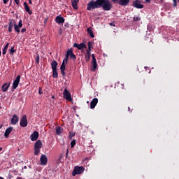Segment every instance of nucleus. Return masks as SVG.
<instances>
[{
    "label": "nucleus",
    "mask_w": 179,
    "mask_h": 179,
    "mask_svg": "<svg viewBox=\"0 0 179 179\" xmlns=\"http://www.w3.org/2000/svg\"><path fill=\"white\" fill-rule=\"evenodd\" d=\"M101 0L93 1L92 0L90 2L87 3V10H92V9H97L99 8H101Z\"/></svg>",
    "instance_id": "1"
},
{
    "label": "nucleus",
    "mask_w": 179,
    "mask_h": 179,
    "mask_svg": "<svg viewBox=\"0 0 179 179\" xmlns=\"http://www.w3.org/2000/svg\"><path fill=\"white\" fill-rule=\"evenodd\" d=\"M101 6H102L103 10H111L113 4L109 0H101Z\"/></svg>",
    "instance_id": "2"
},
{
    "label": "nucleus",
    "mask_w": 179,
    "mask_h": 179,
    "mask_svg": "<svg viewBox=\"0 0 179 179\" xmlns=\"http://www.w3.org/2000/svg\"><path fill=\"white\" fill-rule=\"evenodd\" d=\"M43 148V143L41 141L38 140L34 144V155L38 156L40 155V150Z\"/></svg>",
    "instance_id": "3"
},
{
    "label": "nucleus",
    "mask_w": 179,
    "mask_h": 179,
    "mask_svg": "<svg viewBox=\"0 0 179 179\" xmlns=\"http://www.w3.org/2000/svg\"><path fill=\"white\" fill-rule=\"evenodd\" d=\"M85 171V168L83 166H76L74 167V169L72 172L73 177H75L76 175L82 174Z\"/></svg>",
    "instance_id": "4"
},
{
    "label": "nucleus",
    "mask_w": 179,
    "mask_h": 179,
    "mask_svg": "<svg viewBox=\"0 0 179 179\" xmlns=\"http://www.w3.org/2000/svg\"><path fill=\"white\" fill-rule=\"evenodd\" d=\"M113 3H118L120 6H128L131 0H111Z\"/></svg>",
    "instance_id": "5"
},
{
    "label": "nucleus",
    "mask_w": 179,
    "mask_h": 179,
    "mask_svg": "<svg viewBox=\"0 0 179 179\" xmlns=\"http://www.w3.org/2000/svg\"><path fill=\"white\" fill-rule=\"evenodd\" d=\"M73 50L72 49H69L67 50L66 58H64V59H66L67 62H68V58H69V57L71 59H76V56L75 55V54H73Z\"/></svg>",
    "instance_id": "6"
},
{
    "label": "nucleus",
    "mask_w": 179,
    "mask_h": 179,
    "mask_svg": "<svg viewBox=\"0 0 179 179\" xmlns=\"http://www.w3.org/2000/svg\"><path fill=\"white\" fill-rule=\"evenodd\" d=\"M63 97L65 99V100H67L68 101H72V96H71V92L68 91V90L65 89L63 92Z\"/></svg>",
    "instance_id": "7"
},
{
    "label": "nucleus",
    "mask_w": 179,
    "mask_h": 179,
    "mask_svg": "<svg viewBox=\"0 0 179 179\" xmlns=\"http://www.w3.org/2000/svg\"><path fill=\"white\" fill-rule=\"evenodd\" d=\"M133 6L137 9L143 8V4H142V1H141V0H135L133 2Z\"/></svg>",
    "instance_id": "8"
},
{
    "label": "nucleus",
    "mask_w": 179,
    "mask_h": 179,
    "mask_svg": "<svg viewBox=\"0 0 179 179\" xmlns=\"http://www.w3.org/2000/svg\"><path fill=\"white\" fill-rule=\"evenodd\" d=\"M20 124L23 128L27 127V116L26 115H22Z\"/></svg>",
    "instance_id": "9"
},
{
    "label": "nucleus",
    "mask_w": 179,
    "mask_h": 179,
    "mask_svg": "<svg viewBox=\"0 0 179 179\" xmlns=\"http://www.w3.org/2000/svg\"><path fill=\"white\" fill-rule=\"evenodd\" d=\"M66 64H68V61H66V59H64L62 66H60V71L63 76H65V65H66Z\"/></svg>",
    "instance_id": "10"
},
{
    "label": "nucleus",
    "mask_w": 179,
    "mask_h": 179,
    "mask_svg": "<svg viewBox=\"0 0 179 179\" xmlns=\"http://www.w3.org/2000/svg\"><path fill=\"white\" fill-rule=\"evenodd\" d=\"M40 161H41V166H47L48 159H47V156L45 155H41V157L40 158Z\"/></svg>",
    "instance_id": "11"
},
{
    "label": "nucleus",
    "mask_w": 179,
    "mask_h": 179,
    "mask_svg": "<svg viewBox=\"0 0 179 179\" xmlns=\"http://www.w3.org/2000/svg\"><path fill=\"white\" fill-rule=\"evenodd\" d=\"M38 135L39 134L38 131H34L30 136L31 141H32L33 142L37 141V139H38Z\"/></svg>",
    "instance_id": "12"
},
{
    "label": "nucleus",
    "mask_w": 179,
    "mask_h": 179,
    "mask_svg": "<svg viewBox=\"0 0 179 179\" xmlns=\"http://www.w3.org/2000/svg\"><path fill=\"white\" fill-rule=\"evenodd\" d=\"M19 82H20V76H17L13 84V88L16 89L19 86Z\"/></svg>",
    "instance_id": "13"
},
{
    "label": "nucleus",
    "mask_w": 179,
    "mask_h": 179,
    "mask_svg": "<svg viewBox=\"0 0 179 179\" xmlns=\"http://www.w3.org/2000/svg\"><path fill=\"white\" fill-rule=\"evenodd\" d=\"M73 47L78 48V50H83V48H86V44L81 43L80 44L74 43Z\"/></svg>",
    "instance_id": "14"
},
{
    "label": "nucleus",
    "mask_w": 179,
    "mask_h": 179,
    "mask_svg": "<svg viewBox=\"0 0 179 179\" xmlns=\"http://www.w3.org/2000/svg\"><path fill=\"white\" fill-rule=\"evenodd\" d=\"M19 122V117L16 115H13V117L11 118V124L13 125H16Z\"/></svg>",
    "instance_id": "15"
},
{
    "label": "nucleus",
    "mask_w": 179,
    "mask_h": 179,
    "mask_svg": "<svg viewBox=\"0 0 179 179\" xmlns=\"http://www.w3.org/2000/svg\"><path fill=\"white\" fill-rule=\"evenodd\" d=\"M97 103H99V99L97 98L94 99L90 103V108H94L97 106Z\"/></svg>",
    "instance_id": "16"
},
{
    "label": "nucleus",
    "mask_w": 179,
    "mask_h": 179,
    "mask_svg": "<svg viewBox=\"0 0 179 179\" xmlns=\"http://www.w3.org/2000/svg\"><path fill=\"white\" fill-rule=\"evenodd\" d=\"M55 22H56V23H59V24L64 23L65 22V20L64 19V17L58 15L55 18Z\"/></svg>",
    "instance_id": "17"
},
{
    "label": "nucleus",
    "mask_w": 179,
    "mask_h": 179,
    "mask_svg": "<svg viewBox=\"0 0 179 179\" xmlns=\"http://www.w3.org/2000/svg\"><path fill=\"white\" fill-rule=\"evenodd\" d=\"M92 66L94 68V71H96V68H97V62L96 61V57H94V54L92 55Z\"/></svg>",
    "instance_id": "18"
},
{
    "label": "nucleus",
    "mask_w": 179,
    "mask_h": 179,
    "mask_svg": "<svg viewBox=\"0 0 179 179\" xmlns=\"http://www.w3.org/2000/svg\"><path fill=\"white\" fill-rule=\"evenodd\" d=\"M12 131H13V127H10L7 128L4 133L5 138H8L9 136L10 132H12Z\"/></svg>",
    "instance_id": "19"
},
{
    "label": "nucleus",
    "mask_w": 179,
    "mask_h": 179,
    "mask_svg": "<svg viewBox=\"0 0 179 179\" xmlns=\"http://www.w3.org/2000/svg\"><path fill=\"white\" fill-rule=\"evenodd\" d=\"M91 55H92V53L90 50H86L85 57L86 62H89L90 61Z\"/></svg>",
    "instance_id": "20"
},
{
    "label": "nucleus",
    "mask_w": 179,
    "mask_h": 179,
    "mask_svg": "<svg viewBox=\"0 0 179 179\" xmlns=\"http://www.w3.org/2000/svg\"><path fill=\"white\" fill-rule=\"evenodd\" d=\"M24 8L26 12L29 13V15H31V13H33V12H31V10H30V7H29V5H27V2L24 3Z\"/></svg>",
    "instance_id": "21"
},
{
    "label": "nucleus",
    "mask_w": 179,
    "mask_h": 179,
    "mask_svg": "<svg viewBox=\"0 0 179 179\" xmlns=\"http://www.w3.org/2000/svg\"><path fill=\"white\" fill-rule=\"evenodd\" d=\"M78 3H79V0H71V5L73 9H78Z\"/></svg>",
    "instance_id": "22"
},
{
    "label": "nucleus",
    "mask_w": 179,
    "mask_h": 179,
    "mask_svg": "<svg viewBox=\"0 0 179 179\" xmlns=\"http://www.w3.org/2000/svg\"><path fill=\"white\" fill-rule=\"evenodd\" d=\"M51 66L52 71H57V66H58V63H57V61H52L51 63Z\"/></svg>",
    "instance_id": "23"
},
{
    "label": "nucleus",
    "mask_w": 179,
    "mask_h": 179,
    "mask_svg": "<svg viewBox=\"0 0 179 179\" xmlns=\"http://www.w3.org/2000/svg\"><path fill=\"white\" fill-rule=\"evenodd\" d=\"M9 86H10V83H5L2 86V92H5L9 89Z\"/></svg>",
    "instance_id": "24"
},
{
    "label": "nucleus",
    "mask_w": 179,
    "mask_h": 179,
    "mask_svg": "<svg viewBox=\"0 0 179 179\" xmlns=\"http://www.w3.org/2000/svg\"><path fill=\"white\" fill-rule=\"evenodd\" d=\"M87 31L90 37H92V38H94V34H93V29L92 27L87 28Z\"/></svg>",
    "instance_id": "25"
},
{
    "label": "nucleus",
    "mask_w": 179,
    "mask_h": 179,
    "mask_svg": "<svg viewBox=\"0 0 179 179\" xmlns=\"http://www.w3.org/2000/svg\"><path fill=\"white\" fill-rule=\"evenodd\" d=\"M64 131V129H62V127H57L56 128V134L57 135H61V134H62Z\"/></svg>",
    "instance_id": "26"
},
{
    "label": "nucleus",
    "mask_w": 179,
    "mask_h": 179,
    "mask_svg": "<svg viewBox=\"0 0 179 179\" xmlns=\"http://www.w3.org/2000/svg\"><path fill=\"white\" fill-rule=\"evenodd\" d=\"M8 48H9V43H7L3 50V55H5V54H6Z\"/></svg>",
    "instance_id": "27"
},
{
    "label": "nucleus",
    "mask_w": 179,
    "mask_h": 179,
    "mask_svg": "<svg viewBox=\"0 0 179 179\" xmlns=\"http://www.w3.org/2000/svg\"><path fill=\"white\" fill-rule=\"evenodd\" d=\"M87 45H88V50H87V51H92V48L93 47V45L92 44V42L89 41L87 43Z\"/></svg>",
    "instance_id": "28"
},
{
    "label": "nucleus",
    "mask_w": 179,
    "mask_h": 179,
    "mask_svg": "<svg viewBox=\"0 0 179 179\" xmlns=\"http://www.w3.org/2000/svg\"><path fill=\"white\" fill-rule=\"evenodd\" d=\"M52 72H53V74H52L53 78H55V79H57V78H58V72L57 71V70H53Z\"/></svg>",
    "instance_id": "29"
},
{
    "label": "nucleus",
    "mask_w": 179,
    "mask_h": 179,
    "mask_svg": "<svg viewBox=\"0 0 179 179\" xmlns=\"http://www.w3.org/2000/svg\"><path fill=\"white\" fill-rule=\"evenodd\" d=\"M16 52V50H15V47H12L10 50V55H13V53Z\"/></svg>",
    "instance_id": "30"
},
{
    "label": "nucleus",
    "mask_w": 179,
    "mask_h": 179,
    "mask_svg": "<svg viewBox=\"0 0 179 179\" xmlns=\"http://www.w3.org/2000/svg\"><path fill=\"white\" fill-rule=\"evenodd\" d=\"M14 27H15V31H17V33L20 32V29H19V27L16 24H14Z\"/></svg>",
    "instance_id": "31"
},
{
    "label": "nucleus",
    "mask_w": 179,
    "mask_h": 179,
    "mask_svg": "<svg viewBox=\"0 0 179 179\" xmlns=\"http://www.w3.org/2000/svg\"><path fill=\"white\" fill-rule=\"evenodd\" d=\"M35 61L36 64H40V55H37Z\"/></svg>",
    "instance_id": "32"
},
{
    "label": "nucleus",
    "mask_w": 179,
    "mask_h": 179,
    "mask_svg": "<svg viewBox=\"0 0 179 179\" xmlns=\"http://www.w3.org/2000/svg\"><path fill=\"white\" fill-rule=\"evenodd\" d=\"M133 20L134 22H138V20H141V18L139 17H134Z\"/></svg>",
    "instance_id": "33"
},
{
    "label": "nucleus",
    "mask_w": 179,
    "mask_h": 179,
    "mask_svg": "<svg viewBox=\"0 0 179 179\" xmlns=\"http://www.w3.org/2000/svg\"><path fill=\"white\" fill-rule=\"evenodd\" d=\"M71 148H73V146H75V145H76V141L75 140L72 141L71 142Z\"/></svg>",
    "instance_id": "34"
},
{
    "label": "nucleus",
    "mask_w": 179,
    "mask_h": 179,
    "mask_svg": "<svg viewBox=\"0 0 179 179\" xmlns=\"http://www.w3.org/2000/svg\"><path fill=\"white\" fill-rule=\"evenodd\" d=\"M22 26H23V24H22V20H20L17 27L22 28Z\"/></svg>",
    "instance_id": "35"
},
{
    "label": "nucleus",
    "mask_w": 179,
    "mask_h": 179,
    "mask_svg": "<svg viewBox=\"0 0 179 179\" xmlns=\"http://www.w3.org/2000/svg\"><path fill=\"white\" fill-rule=\"evenodd\" d=\"M38 93H39V94H41L43 93V89L41 87H39Z\"/></svg>",
    "instance_id": "36"
},
{
    "label": "nucleus",
    "mask_w": 179,
    "mask_h": 179,
    "mask_svg": "<svg viewBox=\"0 0 179 179\" xmlns=\"http://www.w3.org/2000/svg\"><path fill=\"white\" fill-rule=\"evenodd\" d=\"M110 26H113V27H115V22H110Z\"/></svg>",
    "instance_id": "37"
},
{
    "label": "nucleus",
    "mask_w": 179,
    "mask_h": 179,
    "mask_svg": "<svg viewBox=\"0 0 179 179\" xmlns=\"http://www.w3.org/2000/svg\"><path fill=\"white\" fill-rule=\"evenodd\" d=\"M173 6H177V0H173Z\"/></svg>",
    "instance_id": "38"
},
{
    "label": "nucleus",
    "mask_w": 179,
    "mask_h": 179,
    "mask_svg": "<svg viewBox=\"0 0 179 179\" xmlns=\"http://www.w3.org/2000/svg\"><path fill=\"white\" fill-rule=\"evenodd\" d=\"M69 154V150L67 149L66 150V157H68V155Z\"/></svg>",
    "instance_id": "39"
},
{
    "label": "nucleus",
    "mask_w": 179,
    "mask_h": 179,
    "mask_svg": "<svg viewBox=\"0 0 179 179\" xmlns=\"http://www.w3.org/2000/svg\"><path fill=\"white\" fill-rule=\"evenodd\" d=\"M13 28V27H8V31H9V33H10L12 31V29Z\"/></svg>",
    "instance_id": "40"
},
{
    "label": "nucleus",
    "mask_w": 179,
    "mask_h": 179,
    "mask_svg": "<svg viewBox=\"0 0 179 179\" xmlns=\"http://www.w3.org/2000/svg\"><path fill=\"white\" fill-rule=\"evenodd\" d=\"M13 27V23H12V22H10V23H9V27Z\"/></svg>",
    "instance_id": "41"
},
{
    "label": "nucleus",
    "mask_w": 179,
    "mask_h": 179,
    "mask_svg": "<svg viewBox=\"0 0 179 179\" xmlns=\"http://www.w3.org/2000/svg\"><path fill=\"white\" fill-rule=\"evenodd\" d=\"M21 31L22 33H24V31H26V28H22Z\"/></svg>",
    "instance_id": "42"
},
{
    "label": "nucleus",
    "mask_w": 179,
    "mask_h": 179,
    "mask_svg": "<svg viewBox=\"0 0 179 179\" xmlns=\"http://www.w3.org/2000/svg\"><path fill=\"white\" fill-rule=\"evenodd\" d=\"M145 1L147 3H150L152 1V0H145Z\"/></svg>",
    "instance_id": "43"
},
{
    "label": "nucleus",
    "mask_w": 179,
    "mask_h": 179,
    "mask_svg": "<svg viewBox=\"0 0 179 179\" xmlns=\"http://www.w3.org/2000/svg\"><path fill=\"white\" fill-rule=\"evenodd\" d=\"M3 3L6 4L8 3V2L9 1V0H3Z\"/></svg>",
    "instance_id": "44"
},
{
    "label": "nucleus",
    "mask_w": 179,
    "mask_h": 179,
    "mask_svg": "<svg viewBox=\"0 0 179 179\" xmlns=\"http://www.w3.org/2000/svg\"><path fill=\"white\" fill-rule=\"evenodd\" d=\"M16 5H19V0H15Z\"/></svg>",
    "instance_id": "45"
},
{
    "label": "nucleus",
    "mask_w": 179,
    "mask_h": 179,
    "mask_svg": "<svg viewBox=\"0 0 179 179\" xmlns=\"http://www.w3.org/2000/svg\"><path fill=\"white\" fill-rule=\"evenodd\" d=\"M29 2L30 3V5H31V3H32L31 0H29Z\"/></svg>",
    "instance_id": "46"
},
{
    "label": "nucleus",
    "mask_w": 179,
    "mask_h": 179,
    "mask_svg": "<svg viewBox=\"0 0 179 179\" xmlns=\"http://www.w3.org/2000/svg\"><path fill=\"white\" fill-rule=\"evenodd\" d=\"M0 152H2V148L0 147Z\"/></svg>",
    "instance_id": "47"
},
{
    "label": "nucleus",
    "mask_w": 179,
    "mask_h": 179,
    "mask_svg": "<svg viewBox=\"0 0 179 179\" xmlns=\"http://www.w3.org/2000/svg\"><path fill=\"white\" fill-rule=\"evenodd\" d=\"M52 99H55V96H52Z\"/></svg>",
    "instance_id": "48"
},
{
    "label": "nucleus",
    "mask_w": 179,
    "mask_h": 179,
    "mask_svg": "<svg viewBox=\"0 0 179 179\" xmlns=\"http://www.w3.org/2000/svg\"><path fill=\"white\" fill-rule=\"evenodd\" d=\"M121 86H122V87H124V84H121Z\"/></svg>",
    "instance_id": "49"
},
{
    "label": "nucleus",
    "mask_w": 179,
    "mask_h": 179,
    "mask_svg": "<svg viewBox=\"0 0 179 179\" xmlns=\"http://www.w3.org/2000/svg\"><path fill=\"white\" fill-rule=\"evenodd\" d=\"M0 179H3V178L0 177Z\"/></svg>",
    "instance_id": "50"
},
{
    "label": "nucleus",
    "mask_w": 179,
    "mask_h": 179,
    "mask_svg": "<svg viewBox=\"0 0 179 179\" xmlns=\"http://www.w3.org/2000/svg\"><path fill=\"white\" fill-rule=\"evenodd\" d=\"M0 57H1V51H0Z\"/></svg>",
    "instance_id": "51"
},
{
    "label": "nucleus",
    "mask_w": 179,
    "mask_h": 179,
    "mask_svg": "<svg viewBox=\"0 0 179 179\" xmlns=\"http://www.w3.org/2000/svg\"><path fill=\"white\" fill-rule=\"evenodd\" d=\"M72 136H73V134H71Z\"/></svg>",
    "instance_id": "52"
},
{
    "label": "nucleus",
    "mask_w": 179,
    "mask_h": 179,
    "mask_svg": "<svg viewBox=\"0 0 179 179\" xmlns=\"http://www.w3.org/2000/svg\"><path fill=\"white\" fill-rule=\"evenodd\" d=\"M72 136H73V134H71Z\"/></svg>",
    "instance_id": "53"
},
{
    "label": "nucleus",
    "mask_w": 179,
    "mask_h": 179,
    "mask_svg": "<svg viewBox=\"0 0 179 179\" xmlns=\"http://www.w3.org/2000/svg\"><path fill=\"white\" fill-rule=\"evenodd\" d=\"M178 1H179V0H178Z\"/></svg>",
    "instance_id": "54"
}]
</instances>
